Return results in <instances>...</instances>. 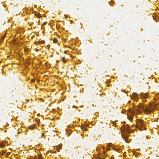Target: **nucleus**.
I'll return each instance as SVG.
<instances>
[{
    "mask_svg": "<svg viewBox=\"0 0 159 159\" xmlns=\"http://www.w3.org/2000/svg\"><path fill=\"white\" fill-rule=\"evenodd\" d=\"M143 105L142 103H140L139 105H138V109H136V110L137 112L139 113H141V111L140 110V109H142L144 111V113L147 114V113H150L151 112H153V110L150 107H148L146 106V108H144L143 107Z\"/></svg>",
    "mask_w": 159,
    "mask_h": 159,
    "instance_id": "nucleus-1",
    "label": "nucleus"
},
{
    "mask_svg": "<svg viewBox=\"0 0 159 159\" xmlns=\"http://www.w3.org/2000/svg\"><path fill=\"white\" fill-rule=\"evenodd\" d=\"M137 124L136 128L140 131L142 130V128L144 125L143 121L141 120H136Z\"/></svg>",
    "mask_w": 159,
    "mask_h": 159,
    "instance_id": "nucleus-2",
    "label": "nucleus"
},
{
    "mask_svg": "<svg viewBox=\"0 0 159 159\" xmlns=\"http://www.w3.org/2000/svg\"><path fill=\"white\" fill-rule=\"evenodd\" d=\"M128 111V118L129 120H131L134 114V112L131 109H129Z\"/></svg>",
    "mask_w": 159,
    "mask_h": 159,
    "instance_id": "nucleus-3",
    "label": "nucleus"
},
{
    "mask_svg": "<svg viewBox=\"0 0 159 159\" xmlns=\"http://www.w3.org/2000/svg\"><path fill=\"white\" fill-rule=\"evenodd\" d=\"M131 131V129H129L128 125L125 127L123 129L121 130L122 132L126 131L128 133H129Z\"/></svg>",
    "mask_w": 159,
    "mask_h": 159,
    "instance_id": "nucleus-4",
    "label": "nucleus"
},
{
    "mask_svg": "<svg viewBox=\"0 0 159 159\" xmlns=\"http://www.w3.org/2000/svg\"><path fill=\"white\" fill-rule=\"evenodd\" d=\"M131 98L134 100L137 101L138 100L137 94L136 93H133L131 95Z\"/></svg>",
    "mask_w": 159,
    "mask_h": 159,
    "instance_id": "nucleus-5",
    "label": "nucleus"
},
{
    "mask_svg": "<svg viewBox=\"0 0 159 159\" xmlns=\"http://www.w3.org/2000/svg\"><path fill=\"white\" fill-rule=\"evenodd\" d=\"M140 95L142 98H146L148 97V94L147 93H141L140 94Z\"/></svg>",
    "mask_w": 159,
    "mask_h": 159,
    "instance_id": "nucleus-6",
    "label": "nucleus"
},
{
    "mask_svg": "<svg viewBox=\"0 0 159 159\" xmlns=\"http://www.w3.org/2000/svg\"><path fill=\"white\" fill-rule=\"evenodd\" d=\"M35 15L38 18H40L41 17V14L39 13H35Z\"/></svg>",
    "mask_w": 159,
    "mask_h": 159,
    "instance_id": "nucleus-7",
    "label": "nucleus"
},
{
    "mask_svg": "<svg viewBox=\"0 0 159 159\" xmlns=\"http://www.w3.org/2000/svg\"><path fill=\"white\" fill-rule=\"evenodd\" d=\"M57 42L58 40L56 38H55L53 40V42L54 43H56Z\"/></svg>",
    "mask_w": 159,
    "mask_h": 159,
    "instance_id": "nucleus-8",
    "label": "nucleus"
},
{
    "mask_svg": "<svg viewBox=\"0 0 159 159\" xmlns=\"http://www.w3.org/2000/svg\"><path fill=\"white\" fill-rule=\"evenodd\" d=\"M123 138L124 139L125 141L126 142H127V143H129V142L127 140V139H128V138H127V137H125V138Z\"/></svg>",
    "mask_w": 159,
    "mask_h": 159,
    "instance_id": "nucleus-9",
    "label": "nucleus"
},
{
    "mask_svg": "<svg viewBox=\"0 0 159 159\" xmlns=\"http://www.w3.org/2000/svg\"><path fill=\"white\" fill-rule=\"evenodd\" d=\"M4 146H5L4 144H3V143H0V147H1V148L3 147Z\"/></svg>",
    "mask_w": 159,
    "mask_h": 159,
    "instance_id": "nucleus-10",
    "label": "nucleus"
},
{
    "mask_svg": "<svg viewBox=\"0 0 159 159\" xmlns=\"http://www.w3.org/2000/svg\"><path fill=\"white\" fill-rule=\"evenodd\" d=\"M62 60L64 63H65L66 62V61H65V57H62Z\"/></svg>",
    "mask_w": 159,
    "mask_h": 159,
    "instance_id": "nucleus-11",
    "label": "nucleus"
},
{
    "mask_svg": "<svg viewBox=\"0 0 159 159\" xmlns=\"http://www.w3.org/2000/svg\"><path fill=\"white\" fill-rule=\"evenodd\" d=\"M34 128V126H30V129H33Z\"/></svg>",
    "mask_w": 159,
    "mask_h": 159,
    "instance_id": "nucleus-12",
    "label": "nucleus"
},
{
    "mask_svg": "<svg viewBox=\"0 0 159 159\" xmlns=\"http://www.w3.org/2000/svg\"><path fill=\"white\" fill-rule=\"evenodd\" d=\"M58 146L59 147V148H61L62 145H59Z\"/></svg>",
    "mask_w": 159,
    "mask_h": 159,
    "instance_id": "nucleus-13",
    "label": "nucleus"
},
{
    "mask_svg": "<svg viewBox=\"0 0 159 159\" xmlns=\"http://www.w3.org/2000/svg\"><path fill=\"white\" fill-rule=\"evenodd\" d=\"M39 158L40 159H42V157L41 156H40L39 157Z\"/></svg>",
    "mask_w": 159,
    "mask_h": 159,
    "instance_id": "nucleus-14",
    "label": "nucleus"
},
{
    "mask_svg": "<svg viewBox=\"0 0 159 159\" xmlns=\"http://www.w3.org/2000/svg\"><path fill=\"white\" fill-rule=\"evenodd\" d=\"M97 159H101V158L100 157H98L97 158Z\"/></svg>",
    "mask_w": 159,
    "mask_h": 159,
    "instance_id": "nucleus-15",
    "label": "nucleus"
},
{
    "mask_svg": "<svg viewBox=\"0 0 159 159\" xmlns=\"http://www.w3.org/2000/svg\"><path fill=\"white\" fill-rule=\"evenodd\" d=\"M46 24V22H44V23H43V25H45Z\"/></svg>",
    "mask_w": 159,
    "mask_h": 159,
    "instance_id": "nucleus-16",
    "label": "nucleus"
},
{
    "mask_svg": "<svg viewBox=\"0 0 159 159\" xmlns=\"http://www.w3.org/2000/svg\"><path fill=\"white\" fill-rule=\"evenodd\" d=\"M4 38V37H3L2 38V39H3Z\"/></svg>",
    "mask_w": 159,
    "mask_h": 159,
    "instance_id": "nucleus-17",
    "label": "nucleus"
},
{
    "mask_svg": "<svg viewBox=\"0 0 159 159\" xmlns=\"http://www.w3.org/2000/svg\"><path fill=\"white\" fill-rule=\"evenodd\" d=\"M73 107H75V106H73Z\"/></svg>",
    "mask_w": 159,
    "mask_h": 159,
    "instance_id": "nucleus-18",
    "label": "nucleus"
},
{
    "mask_svg": "<svg viewBox=\"0 0 159 159\" xmlns=\"http://www.w3.org/2000/svg\"><path fill=\"white\" fill-rule=\"evenodd\" d=\"M85 131H87V130L86 129H85Z\"/></svg>",
    "mask_w": 159,
    "mask_h": 159,
    "instance_id": "nucleus-19",
    "label": "nucleus"
},
{
    "mask_svg": "<svg viewBox=\"0 0 159 159\" xmlns=\"http://www.w3.org/2000/svg\"><path fill=\"white\" fill-rule=\"evenodd\" d=\"M143 100L144 101H146V100H144L143 99Z\"/></svg>",
    "mask_w": 159,
    "mask_h": 159,
    "instance_id": "nucleus-20",
    "label": "nucleus"
}]
</instances>
